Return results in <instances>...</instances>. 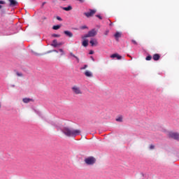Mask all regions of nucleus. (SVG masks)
I'll return each mask as SVG.
<instances>
[{
  "mask_svg": "<svg viewBox=\"0 0 179 179\" xmlns=\"http://www.w3.org/2000/svg\"><path fill=\"white\" fill-rule=\"evenodd\" d=\"M145 59H146V61H150L152 59V56H150V55L147 56Z\"/></svg>",
  "mask_w": 179,
  "mask_h": 179,
  "instance_id": "obj_23",
  "label": "nucleus"
},
{
  "mask_svg": "<svg viewBox=\"0 0 179 179\" xmlns=\"http://www.w3.org/2000/svg\"><path fill=\"white\" fill-rule=\"evenodd\" d=\"M79 2H80L81 3H83V2H85V0H77Z\"/></svg>",
  "mask_w": 179,
  "mask_h": 179,
  "instance_id": "obj_35",
  "label": "nucleus"
},
{
  "mask_svg": "<svg viewBox=\"0 0 179 179\" xmlns=\"http://www.w3.org/2000/svg\"><path fill=\"white\" fill-rule=\"evenodd\" d=\"M6 3L5 1H0V5H5Z\"/></svg>",
  "mask_w": 179,
  "mask_h": 179,
  "instance_id": "obj_28",
  "label": "nucleus"
},
{
  "mask_svg": "<svg viewBox=\"0 0 179 179\" xmlns=\"http://www.w3.org/2000/svg\"><path fill=\"white\" fill-rule=\"evenodd\" d=\"M62 1H66V0H62Z\"/></svg>",
  "mask_w": 179,
  "mask_h": 179,
  "instance_id": "obj_40",
  "label": "nucleus"
},
{
  "mask_svg": "<svg viewBox=\"0 0 179 179\" xmlns=\"http://www.w3.org/2000/svg\"><path fill=\"white\" fill-rule=\"evenodd\" d=\"M59 52H61V55H65V52L63 49H59Z\"/></svg>",
  "mask_w": 179,
  "mask_h": 179,
  "instance_id": "obj_21",
  "label": "nucleus"
},
{
  "mask_svg": "<svg viewBox=\"0 0 179 179\" xmlns=\"http://www.w3.org/2000/svg\"><path fill=\"white\" fill-rule=\"evenodd\" d=\"M96 17H98L99 19H100V20H101L103 19V17H101L100 15H96Z\"/></svg>",
  "mask_w": 179,
  "mask_h": 179,
  "instance_id": "obj_29",
  "label": "nucleus"
},
{
  "mask_svg": "<svg viewBox=\"0 0 179 179\" xmlns=\"http://www.w3.org/2000/svg\"><path fill=\"white\" fill-rule=\"evenodd\" d=\"M152 59H154V61H159V59H160V55L159 54H155L152 56Z\"/></svg>",
  "mask_w": 179,
  "mask_h": 179,
  "instance_id": "obj_12",
  "label": "nucleus"
},
{
  "mask_svg": "<svg viewBox=\"0 0 179 179\" xmlns=\"http://www.w3.org/2000/svg\"><path fill=\"white\" fill-rule=\"evenodd\" d=\"M62 133L69 138H76L78 135H80V129H75L69 127H64L62 129Z\"/></svg>",
  "mask_w": 179,
  "mask_h": 179,
  "instance_id": "obj_1",
  "label": "nucleus"
},
{
  "mask_svg": "<svg viewBox=\"0 0 179 179\" xmlns=\"http://www.w3.org/2000/svg\"><path fill=\"white\" fill-rule=\"evenodd\" d=\"M64 34L70 38L73 37V34H72V32H71L70 31H64Z\"/></svg>",
  "mask_w": 179,
  "mask_h": 179,
  "instance_id": "obj_9",
  "label": "nucleus"
},
{
  "mask_svg": "<svg viewBox=\"0 0 179 179\" xmlns=\"http://www.w3.org/2000/svg\"><path fill=\"white\" fill-rule=\"evenodd\" d=\"M150 150H153V149H155V145L151 144L150 145Z\"/></svg>",
  "mask_w": 179,
  "mask_h": 179,
  "instance_id": "obj_27",
  "label": "nucleus"
},
{
  "mask_svg": "<svg viewBox=\"0 0 179 179\" xmlns=\"http://www.w3.org/2000/svg\"><path fill=\"white\" fill-rule=\"evenodd\" d=\"M92 54H94V51L90 50V55H92Z\"/></svg>",
  "mask_w": 179,
  "mask_h": 179,
  "instance_id": "obj_34",
  "label": "nucleus"
},
{
  "mask_svg": "<svg viewBox=\"0 0 179 179\" xmlns=\"http://www.w3.org/2000/svg\"><path fill=\"white\" fill-rule=\"evenodd\" d=\"M52 37H57V38H59V37H61V35L57 34H52Z\"/></svg>",
  "mask_w": 179,
  "mask_h": 179,
  "instance_id": "obj_22",
  "label": "nucleus"
},
{
  "mask_svg": "<svg viewBox=\"0 0 179 179\" xmlns=\"http://www.w3.org/2000/svg\"><path fill=\"white\" fill-rule=\"evenodd\" d=\"M0 9H2V6L1 5H0Z\"/></svg>",
  "mask_w": 179,
  "mask_h": 179,
  "instance_id": "obj_39",
  "label": "nucleus"
},
{
  "mask_svg": "<svg viewBox=\"0 0 179 179\" xmlns=\"http://www.w3.org/2000/svg\"><path fill=\"white\" fill-rule=\"evenodd\" d=\"M48 52H57V53H58V51L55 50H53L49 51Z\"/></svg>",
  "mask_w": 179,
  "mask_h": 179,
  "instance_id": "obj_31",
  "label": "nucleus"
},
{
  "mask_svg": "<svg viewBox=\"0 0 179 179\" xmlns=\"http://www.w3.org/2000/svg\"><path fill=\"white\" fill-rule=\"evenodd\" d=\"M57 20H59L60 22L62 21V18H61V17H57Z\"/></svg>",
  "mask_w": 179,
  "mask_h": 179,
  "instance_id": "obj_32",
  "label": "nucleus"
},
{
  "mask_svg": "<svg viewBox=\"0 0 179 179\" xmlns=\"http://www.w3.org/2000/svg\"><path fill=\"white\" fill-rule=\"evenodd\" d=\"M87 64H85L83 67H81L80 69L81 71H83L84 69H86V68H87Z\"/></svg>",
  "mask_w": 179,
  "mask_h": 179,
  "instance_id": "obj_25",
  "label": "nucleus"
},
{
  "mask_svg": "<svg viewBox=\"0 0 179 179\" xmlns=\"http://www.w3.org/2000/svg\"><path fill=\"white\" fill-rule=\"evenodd\" d=\"M81 29H87V27H86V26H83V27H81Z\"/></svg>",
  "mask_w": 179,
  "mask_h": 179,
  "instance_id": "obj_36",
  "label": "nucleus"
},
{
  "mask_svg": "<svg viewBox=\"0 0 179 179\" xmlns=\"http://www.w3.org/2000/svg\"><path fill=\"white\" fill-rule=\"evenodd\" d=\"M52 29L53 30H58L59 29H61V25H54Z\"/></svg>",
  "mask_w": 179,
  "mask_h": 179,
  "instance_id": "obj_19",
  "label": "nucleus"
},
{
  "mask_svg": "<svg viewBox=\"0 0 179 179\" xmlns=\"http://www.w3.org/2000/svg\"><path fill=\"white\" fill-rule=\"evenodd\" d=\"M71 90L74 94H77V95L83 94V92H82L80 87H79L78 85H73L71 87Z\"/></svg>",
  "mask_w": 179,
  "mask_h": 179,
  "instance_id": "obj_3",
  "label": "nucleus"
},
{
  "mask_svg": "<svg viewBox=\"0 0 179 179\" xmlns=\"http://www.w3.org/2000/svg\"><path fill=\"white\" fill-rule=\"evenodd\" d=\"M110 58H117V59H121L122 57L117 53L110 55Z\"/></svg>",
  "mask_w": 179,
  "mask_h": 179,
  "instance_id": "obj_11",
  "label": "nucleus"
},
{
  "mask_svg": "<svg viewBox=\"0 0 179 179\" xmlns=\"http://www.w3.org/2000/svg\"><path fill=\"white\" fill-rule=\"evenodd\" d=\"M109 26H113V22H110V23L109 24Z\"/></svg>",
  "mask_w": 179,
  "mask_h": 179,
  "instance_id": "obj_37",
  "label": "nucleus"
},
{
  "mask_svg": "<svg viewBox=\"0 0 179 179\" xmlns=\"http://www.w3.org/2000/svg\"><path fill=\"white\" fill-rule=\"evenodd\" d=\"M61 45H64V43H57V47H59V46H61Z\"/></svg>",
  "mask_w": 179,
  "mask_h": 179,
  "instance_id": "obj_30",
  "label": "nucleus"
},
{
  "mask_svg": "<svg viewBox=\"0 0 179 179\" xmlns=\"http://www.w3.org/2000/svg\"><path fill=\"white\" fill-rule=\"evenodd\" d=\"M97 36V31L95 29H92L88 31L87 34H86L83 38H87L88 37H94Z\"/></svg>",
  "mask_w": 179,
  "mask_h": 179,
  "instance_id": "obj_4",
  "label": "nucleus"
},
{
  "mask_svg": "<svg viewBox=\"0 0 179 179\" xmlns=\"http://www.w3.org/2000/svg\"><path fill=\"white\" fill-rule=\"evenodd\" d=\"M131 43H133V44H134V45H138V42H136V41H135V40H131Z\"/></svg>",
  "mask_w": 179,
  "mask_h": 179,
  "instance_id": "obj_24",
  "label": "nucleus"
},
{
  "mask_svg": "<svg viewBox=\"0 0 179 179\" xmlns=\"http://www.w3.org/2000/svg\"><path fill=\"white\" fill-rule=\"evenodd\" d=\"M96 159L94 158V157H88L84 159V162L85 164H87V166H93L96 164Z\"/></svg>",
  "mask_w": 179,
  "mask_h": 179,
  "instance_id": "obj_2",
  "label": "nucleus"
},
{
  "mask_svg": "<svg viewBox=\"0 0 179 179\" xmlns=\"http://www.w3.org/2000/svg\"><path fill=\"white\" fill-rule=\"evenodd\" d=\"M90 43L91 44L92 47H94L96 45H98L99 42L97 41V39L93 38L90 40Z\"/></svg>",
  "mask_w": 179,
  "mask_h": 179,
  "instance_id": "obj_7",
  "label": "nucleus"
},
{
  "mask_svg": "<svg viewBox=\"0 0 179 179\" xmlns=\"http://www.w3.org/2000/svg\"><path fill=\"white\" fill-rule=\"evenodd\" d=\"M108 33H110V31H109V30L105 31V32H104V36H108Z\"/></svg>",
  "mask_w": 179,
  "mask_h": 179,
  "instance_id": "obj_26",
  "label": "nucleus"
},
{
  "mask_svg": "<svg viewBox=\"0 0 179 179\" xmlns=\"http://www.w3.org/2000/svg\"><path fill=\"white\" fill-rule=\"evenodd\" d=\"M63 10H66V12L69 10H72V6H69L68 7H63L62 8Z\"/></svg>",
  "mask_w": 179,
  "mask_h": 179,
  "instance_id": "obj_15",
  "label": "nucleus"
},
{
  "mask_svg": "<svg viewBox=\"0 0 179 179\" xmlns=\"http://www.w3.org/2000/svg\"><path fill=\"white\" fill-rule=\"evenodd\" d=\"M2 108V103H1V101H0V108Z\"/></svg>",
  "mask_w": 179,
  "mask_h": 179,
  "instance_id": "obj_38",
  "label": "nucleus"
},
{
  "mask_svg": "<svg viewBox=\"0 0 179 179\" xmlns=\"http://www.w3.org/2000/svg\"><path fill=\"white\" fill-rule=\"evenodd\" d=\"M122 120H123V117L122 115L120 116H118L117 118H116V121L117 122H122Z\"/></svg>",
  "mask_w": 179,
  "mask_h": 179,
  "instance_id": "obj_18",
  "label": "nucleus"
},
{
  "mask_svg": "<svg viewBox=\"0 0 179 179\" xmlns=\"http://www.w3.org/2000/svg\"><path fill=\"white\" fill-rule=\"evenodd\" d=\"M121 36H122V34H121V32L117 31L115 34L114 37H115L116 41H118V40H119V38H120Z\"/></svg>",
  "mask_w": 179,
  "mask_h": 179,
  "instance_id": "obj_8",
  "label": "nucleus"
},
{
  "mask_svg": "<svg viewBox=\"0 0 179 179\" xmlns=\"http://www.w3.org/2000/svg\"><path fill=\"white\" fill-rule=\"evenodd\" d=\"M10 1V6H16L17 5V1L16 0H9Z\"/></svg>",
  "mask_w": 179,
  "mask_h": 179,
  "instance_id": "obj_13",
  "label": "nucleus"
},
{
  "mask_svg": "<svg viewBox=\"0 0 179 179\" xmlns=\"http://www.w3.org/2000/svg\"><path fill=\"white\" fill-rule=\"evenodd\" d=\"M85 76H87V78H92L93 76V73H92V72H90L89 71H86L85 72Z\"/></svg>",
  "mask_w": 179,
  "mask_h": 179,
  "instance_id": "obj_14",
  "label": "nucleus"
},
{
  "mask_svg": "<svg viewBox=\"0 0 179 179\" xmlns=\"http://www.w3.org/2000/svg\"><path fill=\"white\" fill-rule=\"evenodd\" d=\"M17 76H23V74L22 73H17Z\"/></svg>",
  "mask_w": 179,
  "mask_h": 179,
  "instance_id": "obj_33",
  "label": "nucleus"
},
{
  "mask_svg": "<svg viewBox=\"0 0 179 179\" xmlns=\"http://www.w3.org/2000/svg\"><path fill=\"white\" fill-rule=\"evenodd\" d=\"M50 45L52 47H54L55 48H57V47H58V41H57V39L53 40Z\"/></svg>",
  "mask_w": 179,
  "mask_h": 179,
  "instance_id": "obj_10",
  "label": "nucleus"
},
{
  "mask_svg": "<svg viewBox=\"0 0 179 179\" xmlns=\"http://www.w3.org/2000/svg\"><path fill=\"white\" fill-rule=\"evenodd\" d=\"M83 47H87V45H89V41H87V40L83 41Z\"/></svg>",
  "mask_w": 179,
  "mask_h": 179,
  "instance_id": "obj_17",
  "label": "nucleus"
},
{
  "mask_svg": "<svg viewBox=\"0 0 179 179\" xmlns=\"http://www.w3.org/2000/svg\"><path fill=\"white\" fill-rule=\"evenodd\" d=\"M71 57H73V58H76L78 62H79V57H76L73 53L70 52Z\"/></svg>",
  "mask_w": 179,
  "mask_h": 179,
  "instance_id": "obj_20",
  "label": "nucleus"
},
{
  "mask_svg": "<svg viewBox=\"0 0 179 179\" xmlns=\"http://www.w3.org/2000/svg\"><path fill=\"white\" fill-rule=\"evenodd\" d=\"M89 10V12L84 13V15L85 16H86V17H93V16H94V15H96V13L97 12V10L92 9H90Z\"/></svg>",
  "mask_w": 179,
  "mask_h": 179,
  "instance_id": "obj_5",
  "label": "nucleus"
},
{
  "mask_svg": "<svg viewBox=\"0 0 179 179\" xmlns=\"http://www.w3.org/2000/svg\"><path fill=\"white\" fill-rule=\"evenodd\" d=\"M23 103H30V101H31V99L30 98H24L22 99Z\"/></svg>",
  "mask_w": 179,
  "mask_h": 179,
  "instance_id": "obj_16",
  "label": "nucleus"
},
{
  "mask_svg": "<svg viewBox=\"0 0 179 179\" xmlns=\"http://www.w3.org/2000/svg\"><path fill=\"white\" fill-rule=\"evenodd\" d=\"M169 138H172L173 139H176L177 141H179V134L178 133H174V132H170L169 134Z\"/></svg>",
  "mask_w": 179,
  "mask_h": 179,
  "instance_id": "obj_6",
  "label": "nucleus"
}]
</instances>
